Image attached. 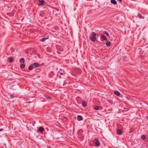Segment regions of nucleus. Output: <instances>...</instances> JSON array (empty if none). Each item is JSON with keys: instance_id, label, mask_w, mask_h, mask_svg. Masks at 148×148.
I'll return each mask as SVG.
<instances>
[{"instance_id": "obj_1", "label": "nucleus", "mask_w": 148, "mask_h": 148, "mask_svg": "<svg viewBox=\"0 0 148 148\" xmlns=\"http://www.w3.org/2000/svg\"><path fill=\"white\" fill-rule=\"evenodd\" d=\"M96 34L94 32H92L91 36L90 37V39L93 42H95L96 40Z\"/></svg>"}, {"instance_id": "obj_2", "label": "nucleus", "mask_w": 148, "mask_h": 148, "mask_svg": "<svg viewBox=\"0 0 148 148\" xmlns=\"http://www.w3.org/2000/svg\"><path fill=\"white\" fill-rule=\"evenodd\" d=\"M40 3L38 4L39 5H42L44 4L45 2L43 0H39Z\"/></svg>"}, {"instance_id": "obj_3", "label": "nucleus", "mask_w": 148, "mask_h": 148, "mask_svg": "<svg viewBox=\"0 0 148 148\" xmlns=\"http://www.w3.org/2000/svg\"><path fill=\"white\" fill-rule=\"evenodd\" d=\"M49 38V36H47L46 37H44L41 40L42 42H44L45 40L48 39Z\"/></svg>"}, {"instance_id": "obj_4", "label": "nucleus", "mask_w": 148, "mask_h": 148, "mask_svg": "<svg viewBox=\"0 0 148 148\" xmlns=\"http://www.w3.org/2000/svg\"><path fill=\"white\" fill-rule=\"evenodd\" d=\"M111 2L114 5L116 4L117 3V2L115 0H111Z\"/></svg>"}, {"instance_id": "obj_5", "label": "nucleus", "mask_w": 148, "mask_h": 148, "mask_svg": "<svg viewBox=\"0 0 148 148\" xmlns=\"http://www.w3.org/2000/svg\"><path fill=\"white\" fill-rule=\"evenodd\" d=\"M77 120L78 121H81L82 120V116L81 115H78L77 117Z\"/></svg>"}, {"instance_id": "obj_6", "label": "nucleus", "mask_w": 148, "mask_h": 148, "mask_svg": "<svg viewBox=\"0 0 148 148\" xmlns=\"http://www.w3.org/2000/svg\"><path fill=\"white\" fill-rule=\"evenodd\" d=\"M114 94L117 96H119L120 95V93L118 91L115 90L114 91Z\"/></svg>"}, {"instance_id": "obj_7", "label": "nucleus", "mask_w": 148, "mask_h": 148, "mask_svg": "<svg viewBox=\"0 0 148 148\" xmlns=\"http://www.w3.org/2000/svg\"><path fill=\"white\" fill-rule=\"evenodd\" d=\"M102 38L103 40H107L108 39L104 35H101Z\"/></svg>"}, {"instance_id": "obj_8", "label": "nucleus", "mask_w": 148, "mask_h": 148, "mask_svg": "<svg viewBox=\"0 0 148 148\" xmlns=\"http://www.w3.org/2000/svg\"><path fill=\"white\" fill-rule=\"evenodd\" d=\"M33 65L36 67H37L39 66V64L37 62L34 63Z\"/></svg>"}, {"instance_id": "obj_9", "label": "nucleus", "mask_w": 148, "mask_h": 148, "mask_svg": "<svg viewBox=\"0 0 148 148\" xmlns=\"http://www.w3.org/2000/svg\"><path fill=\"white\" fill-rule=\"evenodd\" d=\"M33 64H31L29 67V70H32L33 69Z\"/></svg>"}, {"instance_id": "obj_10", "label": "nucleus", "mask_w": 148, "mask_h": 148, "mask_svg": "<svg viewBox=\"0 0 148 148\" xmlns=\"http://www.w3.org/2000/svg\"><path fill=\"white\" fill-rule=\"evenodd\" d=\"M44 130V129L42 127H39V131L40 132H42V131H43Z\"/></svg>"}, {"instance_id": "obj_11", "label": "nucleus", "mask_w": 148, "mask_h": 148, "mask_svg": "<svg viewBox=\"0 0 148 148\" xmlns=\"http://www.w3.org/2000/svg\"><path fill=\"white\" fill-rule=\"evenodd\" d=\"M110 44H111V42L110 41H107L106 43V45L108 46H110Z\"/></svg>"}, {"instance_id": "obj_12", "label": "nucleus", "mask_w": 148, "mask_h": 148, "mask_svg": "<svg viewBox=\"0 0 148 148\" xmlns=\"http://www.w3.org/2000/svg\"><path fill=\"white\" fill-rule=\"evenodd\" d=\"M82 105L84 107H85L86 106V103L84 101H83L82 102Z\"/></svg>"}, {"instance_id": "obj_13", "label": "nucleus", "mask_w": 148, "mask_h": 148, "mask_svg": "<svg viewBox=\"0 0 148 148\" xmlns=\"http://www.w3.org/2000/svg\"><path fill=\"white\" fill-rule=\"evenodd\" d=\"M25 60L23 58H21L20 59V62L21 63H24V62Z\"/></svg>"}, {"instance_id": "obj_14", "label": "nucleus", "mask_w": 148, "mask_h": 148, "mask_svg": "<svg viewBox=\"0 0 148 148\" xmlns=\"http://www.w3.org/2000/svg\"><path fill=\"white\" fill-rule=\"evenodd\" d=\"M9 60L11 62H12L14 61V59L12 58H9Z\"/></svg>"}, {"instance_id": "obj_15", "label": "nucleus", "mask_w": 148, "mask_h": 148, "mask_svg": "<svg viewBox=\"0 0 148 148\" xmlns=\"http://www.w3.org/2000/svg\"><path fill=\"white\" fill-rule=\"evenodd\" d=\"M103 33L104 34H106L108 36H109V34L107 33V32L106 31H103Z\"/></svg>"}, {"instance_id": "obj_16", "label": "nucleus", "mask_w": 148, "mask_h": 148, "mask_svg": "<svg viewBox=\"0 0 148 148\" xmlns=\"http://www.w3.org/2000/svg\"><path fill=\"white\" fill-rule=\"evenodd\" d=\"M145 137H146V136L145 135H142L141 136V138L142 139H143V140H144V139H145Z\"/></svg>"}, {"instance_id": "obj_17", "label": "nucleus", "mask_w": 148, "mask_h": 148, "mask_svg": "<svg viewBox=\"0 0 148 148\" xmlns=\"http://www.w3.org/2000/svg\"><path fill=\"white\" fill-rule=\"evenodd\" d=\"M25 64H23L21 65L20 67L22 68H24L25 67Z\"/></svg>"}, {"instance_id": "obj_18", "label": "nucleus", "mask_w": 148, "mask_h": 148, "mask_svg": "<svg viewBox=\"0 0 148 148\" xmlns=\"http://www.w3.org/2000/svg\"><path fill=\"white\" fill-rule=\"evenodd\" d=\"M100 106H96L95 108H94V109L95 110H99V107Z\"/></svg>"}, {"instance_id": "obj_19", "label": "nucleus", "mask_w": 148, "mask_h": 148, "mask_svg": "<svg viewBox=\"0 0 148 148\" xmlns=\"http://www.w3.org/2000/svg\"><path fill=\"white\" fill-rule=\"evenodd\" d=\"M95 145L97 146H99V142H96L95 143Z\"/></svg>"}, {"instance_id": "obj_20", "label": "nucleus", "mask_w": 148, "mask_h": 148, "mask_svg": "<svg viewBox=\"0 0 148 148\" xmlns=\"http://www.w3.org/2000/svg\"><path fill=\"white\" fill-rule=\"evenodd\" d=\"M138 17L140 19L142 18V16L140 14L138 15Z\"/></svg>"}, {"instance_id": "obj_21", "label": "nucleus", "mask_w": 148, "mask_h": 148, "mask_svg": "<svg viewBox=\"0 0 148 148\" xmlns=\"http://www.w3.org/2000/svg\"><path fill=\"white\" fill-rule=\"evenodd\" d=\"M121 130H118L117 131V133L119 134H121Z\"/></svg>"}, {"instance_id": "obj_22", "label": "nucleus", "mask_w": 148, "mask_h": 148, "mask_svg": "<svg viewBox=\"0 0 148 148\" xmlns=\"http://www.w3.org/2000/svg\"><path fill=\"white\" fill-rule=\"evenodd\" d=\"M58 49H60V50L61 51H62L63 50L62 49V47H58Z\"/></svg>"}, {"instance_id": "obj_23", "label": "nucleus", "mask_w": 148, "mask_h": 148, "mask_svg": "<svg viewBox=\"0 0 148 148\" xmlns=\"http://www.w3.org/2000/svg\"><path fill=\"white\" fill-rule=\"evenodd\" d=\"M94 141H97L99 142V140L98 139H94Z\"/></svg>"}, {"instance_id": "obj_24", "label": "nucleus", "mask_w": 148, "mask_h": 148, "mask_svg": "<svg viewBox=\"0 0 148 148\" xmlns=\"http://www.w3.org/2000/svg\"><path fill=\"white\" fill-rule=\"evenodd\" d=\"M47 98L49 99H51V98H50V97H47Z\"/></svg>"}, {"instance_id": "obj_25", "label": "nucleus", "mask_w": 148, "mask_h": 148, "mask_svg": "<svg viewBox=\"0 0 148 148\" xmlns=\"http://www.w3.org/2000/svg\"><path fill=\"white\" fill-rule=\"evenodd\" d=\"M118 1H119V2H122V0H117Z\"/></svg>"}, {"instance_id": "obj_26", "label": "nucleus", "mask_w": 148, "mask_h": 148, "mask_svg": "<svg viewBox=\"0 0 148 148\" xmlns=\"http://www.w3.org/2000/svg\"><path fill=\"white\" fill-rule=\"evenodd\" d=\"M3 130V129H2V128H1V129H0V132L2 131Z\"/></svg>"}, {"instance_id": "obj_27", "label": "nucleus", "mask_w": 148, "mask_h": 148, "mask_svg": "<svg viewBox=\"0 0 148 148\" xmlns=\"http://www.w3.org/2000/svg\"><path fill=\"white\" fill-rule=\"evenodd\" d=\"M60 74L61 75H63V73H60Z\"/></svg>"}, {"instance_id": "obj_28", "label": "nucleus", "mask_w": 148, "mask_h": 148, "mask_svg": "<svg viewBox=\"0 0 148 148\" xmlns=\"http://www.w3.org/2000/svg\"><path fill=\"white\" fill-rule=\"evenodd\" d=\"M143 18H144V17H143Z\"/></svg>"}, {"instance_id": "obj_29", "label": "nucleus", "mask_w": 148, "mask_h": 148, "mask_svg": "<svg viewBox=\"0 0 148 148\" xmlns=\"http://www.w3.org/2000/svg\"><path fill=\"white\" fill-rule=\"evenodd\" d=\"M11 96H12V97H13V95H11Z\"/></svg>"}]
</instances>
